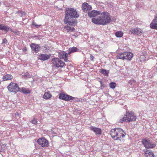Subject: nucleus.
<instances>
[{
    "instance_id": "nucleus-1",
    "label": "nucleus",
    "mask_w": 157,
    "mask_h": 157,
    "mask_svg": "<svg viewBox=\"0 0 157 157\" xmlns=\"http://www.w3.org/2000/svg\"><path fill=\"white\" fill-rule=\"evenodd\" d=\"M65 18L64 20L65 24L70 25H75L77 23L76 20L71 19L77 18L79 17V14L76 9L71 8H67L65 12Z\"/></svg>"
},
{
    "instance_id": "nucleus-2",
    "label": "nucleus",
    "mask_w": 157,
    "mask_h": 157,
    "mask_svg": "<svg viewBox=\"0 0 157 157\" xmlns=\"http://www.w3.org/2000/svg\"><path fill=\"white\" fill-rule=\"evenodd\" d=\"M92 21L95 24L104 25L111 21V16L109 13L103 11L101 13L100 16L98 17L92 18Z\"/></svg>"
},
{
    "instance_id": "nucleus-3",
    "label": "nucleus",
    "mask_w": 157,
    "mask_h": 157,
    "mask_svg": "<svg viewBox=\"0 0 157 157\" xmlns=\"http://www.w3.org/2000/svg\"><path fill=\"white\" fill-rule=\"evenodd\" d=\"M110 134L112 138L115 140H119L125 136L126 134L124 131L120 128H115L112 129Z\"/></svg>"
},
{
    "instance_id": "nucleus-4",
    "label": "nucleus",
    "mask_w": 157,
    "mask_h": 157,
    "mask_svg": "<svg viewBox=\"0 0 157 157\" xmlns=\"http://www.w3.org/2000/svg\"><path fill=\"white\" fill-rule=\"evenodd\" d=\"M7 88L9 91L14 94L20 91L18 85L13 82H11L9 84Z\"/></svg>"
},
{
    "instance_id": "nucleus-5",
    "label": "nucleus",
    "mask_w": 157,
    "mask_h": 157,
    "mask_svg": "<svg viewBox=\"0 0 157 157\" xmlns=\"http://www.w3.org/2000/svg\"><path fill=\"white\" fill-rule=\"evenodd\" d=\"M52 65L57 67H63L65 65V63L60 59L55 58L52 59Z\"/></svg>"
},
{
    "instance_id": "nucleus-6",
    "label": "nucleus",
    "mask_w": 157,
    "mask_h": 157,
    "mask_svg": "<svg viewBox=\"0 0 157 157\" xmlns=\"http://www.w3.org/2000/svg\"><path fill=\"white\" fill-rule=\"evenodd\" d=\"M142 142L146 148H153L156 146L155 144L153 143L149 140L144 139L142 140Z\"/></svg>"
},
{
    "instance_id": "nucleus-7",
    "label": "nucleus",
    "mask_w": 157,
    "mask_h": 157,
    "mask_svg": "<svg viewBox=\"0 0 157 157\" xmlns=\"http://www.w3.org/2000/svg\"><path fill=\"white\" fill-rule=\"evenodd\" d=\"M37 142L42 147H46L49 146L48 141L44 137L39 139L37 140Z\"/></svg>"
},
{
    "instance_id": "nucleus-8",
    "label": "nucleus",
    "mask_w": 157,
    "mask_h": 157,
    "mask_svg": "<svg viewBox=\"0 0 157 157\" xmlns=\"http://www.w3.org/2000/svg\"><path fill=\"white\" fill-rule=\"evenodd\" d=\"M126 120L127 121L131 122L135 121L136 119V116L134 113L132 112H128L126 113Z\"/></svg>"
},
{
    "instance_id": "nucleus-9",
    "label": "nucleus",
    "mask_w": 157,
    "mask_h": 157,
    "mask_svg": "<svg viewBox=\"0 0 157 157\" xmlns=\"http://www.w3.org/2000/svg\"><path fill=\"white\" fill-rule=\"evenodd\" d=\"M59 98L61 99L66 101H69L74 99L75 98L68 95L67 94H60L59 95Z\"/></svg>"
},
{
    "instance_id": "nucleus-10",
    "label": "nucleus",
    "mask_w": 157,
    "mask_h": 157,
    "mask_svg": "<svg viewBox=\"0 0 157 157\" xmlns=\"http://www.w3.org/2000/svg\"><path fill=\"white\" fill-rule=\"evenodd\" d=\"M59 58L61 59H64L65 62H67L68 61L67 57L69 55L68 54V52L67 53L65 51L61 52H59Z\"/></svg>"
},
{
    "instance_id": "nucleus-11",
    "label": "nucleus",
    "mask_w": 157,
    "mask_h": 157,
    "mask_svg": "<svg viewBox=\"0 0 157 157\" xmlns=\"http://www.w3.org/2000/svg\"><path fill=\"white\" fill-rule=\"evenodd\" d=\"M30 46L32 50L36 53L38 52L40 49V46L38 44L32 43Z\"/></svg>"
},
{
    "instance_id": "nucleus-12",
    "label": "nucleus",
    "mask_w": 157,
    "mask_h": 157,
    "mask_svg": "<svg viewBox=\"0 0 157 157\" xmlns=\"http://www.w3.org/2000/svg\"><path fill=\"white\" fill-rule=\"evenodd\" d=\"M82 8L84 12H87L92 9V6L86 2H84L82 4Z\"/></svg>"
},
{
    "instance_id": "nucleus-13",
    "label": "nucleus",
    "mask_w": 157,
    "mask_h": 157,
    "mask_svg": "<svg viewBox=\"0 0 157 157\" xmlns=\"http://www.w3.org/2000/svg\"><path fill=\"white\" fill-rule=\"evenodd\" d=\"M142 32L141 30L139 28H133L131 29L130 30L129 34L131 33L134 35H140Z\"/></svg>"
},
{
    "instance_id": "nucleus-14",
    "label": "nucleus",
    "mask_w": 157,
    "mask_h": 157,
    "mask_svg": "<svg viewBox=\"0 0 157 157\" xmlns=\"http://www.w3.org/2000/svg\"><path fill=\"white\" fill-rule=\"evenodd\" d=\"M0 30L2 31L4 30L6 33L8 32L9 30H10L12 32L14 33V32L13 31L12 29L10 28L9 26L5 25L3 24H0Z\"/></svg>"
},
{
    "instance_id": "nucleus-15",
    "label": "nucleus",
    "mask_w": 157,
    "mask_h": 157,
    "mask_svg": "<svg viewBox=\"0 0 157 157\" xmlns=\"http://www.w3.org/2000/svg\"><path fill=\"white\" fill-rule=\"evenodd\" d=\"M90 129L97 135H101V130L100 128L92 126L90 127Z\"/></svg>"
},
{
    "instance_id": "nucleus-16",
    "label": "nucleus",
    "mask_w": 157,
    "mask_h": 157,
    "mask_svg": "<svg viewBox=\"0 0 157 157\" xmlns=\"http://www.w3.org/2000/svg\"><path fill=\"white\" fill-rule=\"evenodd\" d=\"M150 27L151 28L157 29V16H155L152 22L150 24Z\"/></svg>"
},
{
    "instance_id": "nucleus-17",
    "label": "nucleus",
    "mask_w": 157,
    "mask_h": 157,
    "mask_svg": "<svg viewBox=\"0 0 157 157\" xmlns=\"http://www.w3.org/2000/svg\"><path fill=\"white\" fill-rule=\"evenodd\" d=\"M100 12L95 10H93L89 12L88 13V16L90 17H95L100 14Z\"/></svg>"
},
{
    "instance_id": "nucleus-18",
    "label": "nucleus",
    "mask_w": 157,
    "mask_h": 157,
    "mask_svg": "<svg viewBox=\"0 0 157 157\" xmlns=\"http://www.w3.org/2000/svg\"><path fill=\"white\" fill-rule=\"evenodd\" d=\"M51 56V55L50 54H41L40 56V58L39 59L40 60H42L43 61H45L48 59Z\"/></svg>"
},
{
    "instance_id": "nucleus-19",
    "label": "nucleus",
    "mask_w": 157,
    "mask_h": 157,
    "mask_svg": "<svg viewBox=\"0 0 157 157\" xmlns=\"http://www.w3.org/2000/svg\"><path fill=\"white\" fill-rule=\"evenodd\" d=\"M79 51L80 49L77 48V47H73L69 48L68 50L67 51V52H68V54L70 55L72 53L79 52Z\"/></svg>"
},
{
    "instance_id": "nucleus-20",
    "label": "nucleus",
    "mask_w": 157,
    "mask_h": 157,
    "mask_svg": "<svg viewBox=\"0 0 157 157\" xmlns=\"http://www.w3.org/2000/svg\"><path fill=\"white\" fill-rule=\"evenodd\" d=\"M13 78V76L11 74H6L2 78V81L11 80Z\"/></svg>"
},
{
    "instance_id": "nucleus-21",
    "label": "nucleus",
    "mask_w": 157,
    "mask_h": 157,
    "mask_svg": "<svg viewBox=\"0 0 157 157\" xmlns=\"http://www.w3.org/2000/svg\"><path fill=\"white\" fill-rule=\"evenodd\" d=\"M125 59L130 60L133 56V54L131 52H124Z\"/></svg>"
},
{
    "instance_id": "nucleus-22",
    "label": "nucleus",
    "mask_w": 157,
    "mask_h": 157,
    "mask_svg": "<svg viewBox=\"0 0 157 157\" xmlns=\"http://www.w3.org/2000/svg\"><path fill=\"white\" fill-rule=\"evenodd\" d=\"M145 155L146 157H154V155L153 153L151 151H145Z\"/></svg>"
},
{
    "instance_id": "nucleus-23",
    "label": "nucleus",
    "mask_w": 157,
    "mask_h": 157,
    "mask_svg": "<svg viewBox=\"0 0 157 157\" xmlns=\"http://www.w3.org/2000/svg\"><path fill=\"white\" fill-rule=\"evenodd\" d=\"M64 28L65 30H67V32H72L75 30V29L74 27L71 28V27L67 25L65 26L64 27Z\"/></svg>"
},
{
    "instance_id": "nucleus-24",
    "label": "nucleus",
    "mask_w": 157,
    "mask_h": 157,
    "mask_svg": "<svg viewBox=\"0 0 157 157\" xmlns=\"http://www.w3.org/2000/svg\"><path fill=\"white\" fill-rule=\"evenodd\" d=\"M52 97V95L49 92H45L43 95V98L46 99H48Z\"/></svg>"
},
{
    "instance_id": "nucleus-25",
    "label": "nucleus",
    "mask_w": 157,
    "mask_h": 157,
    "mask_svg": "<svg viewBox=\"0 0 157 157\" xmlns=\"http://www.w3.org/2000/svg\"><path fill=\"white\" fill-rule=\"evenodd\" d=\"M123 33L122 31H118L115 33V35L117 37H121L123 36Z\"/></svg>"
},
{
    "instance_id": "nucleus-26",
    "label": "nucleus",
    "mask_w": 157,
    "mask_h": 157,
    "mask_svg": "<svg viewBox=\"0 0 157 157\" xmlns=\"http://www.w3.org/2000/svg\"><path fill=\"white\" fill-rule=\"evenodd\" d=\"M100 72L103 74L105 76H108L109 71H107L105 69H101Z\"/></svg>"
},
{
    "instance_id": "nucleus-27",
    "label": "nucleus",
    "mask_w": 157,
    "mask_h": 157,
    "mask_svg": "<svg viewBox=\"0 0 157 157\" xmlns=\"http://www.w3.org/2000/svg\"><path fill=\"white\" fill-rule=\"evenodd\" d=\"M22 76L24 78L27 79L30 78L31 75L28 72H26L22 75Z\"/></svg>"
},
{
    "instance_id": "nucleus-28",
    "label": "nucleus",
    "mask_w": 157,
    "mask_h": 157,
    "mask_svg": "<svg viewBox=\"0 0 157 157\" xmlns=\"http://www.w3.org/2000/svg\"><path fill=\"white\" fill-rule=\"evenodd\" d=\"M118 58L122 59H125V55H124V52L123 53H121L119 54L117 56Z\"/></svg>"
},
{
    "instance_id": "nucleus-29",
    "label": "nucleus",
    "mask_w": 157,
    "mask_h": 157,
    "mask_svg": "<svg viewBox=\"0 0 157 157\" xmlns=\"http://www.w3.org/2000/svg\"><path fill=\"white\" fill-rule=\"evenodd\" d=\"M126 115H124V117L122 118H121L120 121H119V123H123L125 121H127V120H126Z\"/></svg>"
},
{
    "instance_id": "nucleus-30",
    "label": "nucleus",
    "mask_w": 157,
    "mask_h": 157,
    "mask_svg": "<svg viewBox=\"0 0 157 157\" xmlns=\"http://www.w3.org/2000/svg\"><path fill=\"white\" fill-rule=\"evenodd\" d=\"M116 86V84L114 82H111L109 84V87L110 88L114 89Z\"/></svg>"
},
{
    "instance_id": "nucleus-31",
    "label": "nucleus",
    "mask_w": 157,
    "mask_h": 157,
    "mask_svg": "<svg viewBox=\"0 0 157 157\" xmlns=\"http://www.w3.org/2000/svg\"><path fill=\"white\" fill-rule=\"evenodd\" d=\"M21 91L24 94H29L30 91L29 90L26 89V88H22Z\"/></svg>"
},
{
    "instance_id": "nucleus-32",
    "label": "nucleus",
    "mask_w": 157,
    "mask_h": 157,
    "mask_svg": "<svg viewBox=\"0 0 157 157\" xmlns=\"http://www.w3.org/2000/svg\"><path fill=\"white\" fill-rule=\"evenodd\" d=\"M5 146L3 144H0V152L4 151L5 150Z\"/></svg>"
},
{
    "instance_id": "nucleus-33",
    "label": "nucleus",
    "mask_w": 157,
    "mask_h": 157,
    "mask_svg": "<svg viewBox=\"0 0 157 157\" xmlns=\"http://www.w3.org/2000/svg\"><path fill=\"white\" fill-rule=\"evenodd\" d=\"M100 83L101 84L100 88L101 89H103L104 88L106 87V85L104 83H103L102 81H100Z\"/></svg>"
},
{
    "instance_id": "nucleus-34",
    "label": "nucleus",
    "mask_w": 157,
    "mask_h": 157,
    "mask_svg": "<svg viewBox=\"0 0 157 157\" xmlns=\"http://www.w3.org/2000/svg\"><path fill=\"white\" fill-rule=\"evenodd\" d=\"M31 122L35 124H37V120L35 118H34L33 120L31 121Z\"/></svg>"
},
{
    "instance_id": "nucleus-35",
    "label": "nucleus",
    "mask_w": 157,
    "mask_h": 157,
    "mask_svg": "<svg viewBox=\"0 0 157 157\" xmlns=\"http://www.w3.org/2000/svg\"><path fill=\"white\" fill-rule=\"evenodd\" d=\"M94 56L91 55L90 56V59L92 61H94Z\"/></svg>"
},
{
    "instance_id": "nucleus-36",
    "label": "nucleus",
    "mask_w": 157,
    "mask_h": 157,
    "mask_svg": "<svg viewBox=\"0 0 157 157\" xmlns=\"http://www.w3.org/2000/svg\"><path fill=\"white\" fill-rule=\"evenodd\" d=\"M128 83L131 85H132L133 84V83L132 81L131 80H129L128 82Z\"/></svg>"
},
{
    "instance_id": "nucleus-37",
    "label": "nucleus",
    "mask_w": 157,
    "mask_h": 157,
    "mask_svg": "<svg viewBox=\"0 0 157 157\" xmlns=\"http://www.w3.org/2000/svg\"><path fill=\"white\" fill-rule=\"evenodd\" d=\"M35 26L36 28H39L40 26V25H36V24H35Z\"/></svg>"
},
{
    "instance_id": "nucleus-38",
    "label": "nucleus",
    "mask_w": 157,
    "mask_h": 157,
    "mask_svg": "<svg viewBox=\"0 0 157 157\" xmlns=\"http://www.w3.org/2000/svg\"><path fill=\"white\" fill-rule=\"evenodd\" d=\"M15 115L16 116H19V114L18 112H17L15 113Z\"/></svg>"
},
{
    "instance_id": "nucleus-39",
    "label": "nucleus",
    "mask_w": 157,
    "mask_h": 157,
    "mask_svg": "<svg viewBox=\"0 0 157 157\" xmlns=\"http://www.w3.org/2000/svg\"><path fill=\"white\" fill-rule=\"evenodd\" d=\"M132 81L133 83H135L136 82V81H135V80H131Z\"/></svg>"
},
{
    "instance_id": "nucleus-40",
    "label": "nucleus",
    "mask_w": 157,
    "mask_h": 157,
    "mask_svg": "<svg viewBox=\"0 0 157 157\" xmlns=\"http://www.w3.org/2000/svg\"><path fill=\"white\" fill-rule=\"evenodd\" d=\"M32 25H35V24H36L35 23V22H32Z\"/></svg>"
},
{
    "instance_id": "nucleus-41",
    "label": "nucleus",
    "mask_w": 157,
    "mask_h": 157,
    "mask_svg": "<svg viewBox=\"0 0 157 157\" xmlns=\"http://www.w3.org/2000/svg\"><path fill=\"white\" fill-rule=\"evenodd\" d=\"M3 41L6 40V41H7V40L6 39H4L3 40Z\"/></svg>"
},
{
    "instance_id": "nucleus-42",
    "label": "nucleus",
    "mask_w": 157,
    "mask_h": 157,
    "mask_svg": "<svg viewBox=\"0 0 157 157\" xmlns=\"http://www.w3.org/2000/svg\"><path fill=\"white\" fill-rule=\"evenodd\" d=\"M1 81H0V85L1 84Z\"/></svg>"
},
{
    "instance_id": "nucleus-43",
    "label": "nucleus",
    "mask_w": 157,
    "mask_h": 157,
    "mask_svg": "<svg viewBox=\"0 0 157 157\" xmlns=\"http://www.w3.org/2000/svg\"><path fill=\"white\" fill-rule=\"evenodd\" d=\"M35 37H37V36H35Z\"/></svg>"
}]
</instances>
